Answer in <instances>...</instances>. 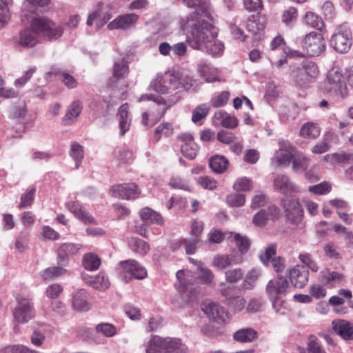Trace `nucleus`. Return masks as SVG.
I'll list each match as a JSON object with an SVG mask.
<instances>
[{
    "label": "nucleus",
    "instance_id": "f257e3e1",
    "mask_svg": "<svg viewBox=\"0 0 353 353\" xmlns=\"http://www.w3.org/2000/svg\"><path fill=\"white\" fill-rule=\"evenodd\" d=\"M213 22V17L203 10L201 14H193L183 23L182 30L186 34V41L190 47L213 57H219L223 53L224 45L216 39L217 32Z\"/></svg>",
    "mask_w": 353,
    "mask_h": 353
},
{
    "label": "nucleus",
    "instance_id": "f03ea898",
    "mask_svg": "<svg viewBox=\"0 0 353 353\" xmlns=\"http://www.w3.org/2000/svg\"><path fill=\"white\" fill-rule=\"evenodd\" d=\"M321 90L330 96L343 99L348 95V90L341 70L336 67L327 72L326 79L320 85Z\"/></svg>",
    "mask_w": 353,
    "mask_h": 353
},
{
    "label": "nucleus",
    "instance_id": "7ed1b4c3",
    "mask_svg": "<svg viewBox=\"0 0 353 353\" xmlns=\"http://www.w3.org/2000/svg\"><path fill=\"white\" fill-rule=\"evenodd\" d=\"M319 74L316 63L310 60H304L301 63L291 67L290 76L297 86L307 87L313 83Z\"/></svg>",
    "mask_w": 353,
    "mask_h": 353
},
{
    "label": "nucleus",
    "instance_id": "20e7f679",
    "mask_svg": "<svg viewBox=\"0 0 353 353\" xmlns=\"http://www.w3.org/2000/svg\"><path fill=\"white\" fill-rule=\"evenodd\" d=\"M31 28L39 37V35L48 40L57 39L63 33V28L51 19L43 17H34L31 20Z\"/></svg>",
    "mask_w": 353,
    "mask_h": 353
},
{
    "label": "nucleus",
    "instance_id": "39448f33",
    "mask_svg": "<svg viewBox=\"0 0 353 353\" xmlns=\"http://www.w3.org/2000/svg\"><path fill=\"white\" fill-rule=\"evenodd\" d=\"M300 39V44L308 57H319L325 51L326 43L323 36L317 32L312 31L307 34L303 39Z\"/></svg>",
    "mask_w": 353,
    "mask_h": 353
},
{
    "label": "nucleus",
    "instance_id": "423d86ee",
    "mask_svg": "<svg viewBox=\"0 0 353 353\" xmlns=\"http://www.w3.org/2000/svg\"><path fill=\"white\" fill-rule=\"evenodd\" d=\"M352 43V34L347 24L338 26L330 38V45L339 53H347Z\"/></svg>",
    "mask_w": 353,
    "mask_h": 353
},
{
    "label": "nucleus",
    "instance_id": "0eeeda50",
    "mask_svg": "<svg viewBox=\"0 0 353 353\" xmlns=\"http://www.w3.org/2000/svg\"><path fill=\"white\" fill-rule=\"evenodd\" d=\"M17 305L12 310L14 321L17 323H26L35 316L34 304L30 299L18 295L16 297Z\"/></svg>",
    "mask_w": 353,
    "mask_h": 353
},
{
    "label": "nucleus",
    "instance_id": "6e6552de",
    "mask_svg": "<svg viewBox=\"0 0 353 353\" xmlns=\"http://www.w3.org/2000/svg\"><path fill=\"white\" fill-rule=\"evenodd\" d=\"M121 276L125 282L132 279L142 280L147 276V271L139 263L134 259L120 262Z\"/></svg>",
    "mask_w": 353,
    "mask_h": 353
},
{
    "label": "nucleus",
    "instance_id": "1a4fd4ad",
    "mask_svg": "<svg viewBox=\"0 0 353 353\" xmlns=\"http://www.w3.org/2000/svg\"><path fill=\"white\" fill-rule=\"evenodd\" d=\"M176 341L175 339H163L159 336H153L148 341L146 353H176Z\"/></svg>",
    "mask_w": 353,
    "mask_h": 353
},
{
    "label": "nucleus",
    "instance_id": "9d476101",
    "mask_svg": "<svg viewBox=\"0 0 353 353\" xmlns=\"http://www.w3.org/2000/svg\"><path fill=\"white\" fill-rule=\"evenodd\" d=\"M281 205L288 222L298 225L303 219L304 212L299 199H282Z\"/></svg>",
    "mask_w": 353,
    "mask_h": 353
},
{
    "label": "nucleus",
    "instance_id": "9b49d317",
    "mask_svg": "<svg viewBox=\"0 0 353 353\" xmlns=\"http://www.w3.org/2000/svg\"><path fill=\"white\" fill-rule=\"evenodd\" d=\"M201 308L210 319L216 323H225L230 318L228 312L223 306L210 300L203 301Z\"/></svg>",
    "mask_w": 353,
    "mask_h": 353
},
{
    "label": "nucleus",
    "instance_id": "f8f14e48",
    "mask_svg": "<svg viewBox=\"0 0 353 353\" xmlns=\"http://www.w3.org/2000/svg\"><path fill=\"white\" fill-rule=\"evenodd\" d=\"M291 287L288 280L283 276H277L270 280L265 287L268 298L285 296Z\"/></svg>",
    "mask_w": 353,
    "mask_h": 353
},
{
    "label": "nucleus",
    "instance_id": "ddd939ff",
    "mask_svg": "<svg viewBox=\"0 0 353 353\" xmlns=\"http://www.w3.org/2000/svg\"><path fill=\"white\" fill-rule=\"evenodd\" d=\"M110 192L112 196L123 199H134L140 194L138 186L134 183L113 185Z\"/></svg>",
    "mask_w": 353,
    "mask_h": 353
},
{
    "label": "nucleus",
    "instance_id": "4468645a",
    "mask_svg": "<svg viewBox=\"0 0 353 353\" xmlns=\"http://www.w3.org/2000/svg\"><path fill=\"white\" fill-rule=\"evenodd\" d=\"M178 139L183 142L181 145L183 155L188 159H194L198 154L199 146L194 141L192 134L189 132L181 133L178 136Z\"/></svg>",
    "mask_w": 353,
    "mask_h": 353
},
{
    "label": "nucleus",
    "instance_id": "2eb2a0df",
    "mask_svg": "<svg viewBox=\"0 0 353 353\" xmlns=\"http://www.w3.org/2000/svg\"><path fill=\"white\" fill-rule=\"evenodd\" d=\"M280 216V209L272 205L266 209H262L252 218V223L256 226H263L266 224L267 221H274L278 219Z\"/></svg>",
    "mask_w": 353,
    "mask_h": 353
},
{
    "label": "nucleus",
    "instance_id": "dca6fc26",
    "mask_svg": "<svg viewBox=\"0 0 353 353\" xmlns=\"http://www.w3.org/2000/svg\"><path fill=\"white\" fill-rule=\"evenodd\" d=\"M288 274L291 283L295 288H302L308 283L309 270L304 265H296L289 270Z\"/></svg>",
    "mask_w": 353,
    "mask_h": 353
},
{
    "label": "nucleus",
    "instance_id": "f3484780",
    "mask_svg": "<svg viewBox=\"0 0 353 353\" xmlns=\"http://www.w3.org/2000/svg\"><path fill=\"white\" fill-rule=\"evenodd\" d=\"M275 188L285 195L292 193H301L303 189L290 181L288 176L278 175L274 181Z\"/></svg>",
    "mask_w": 353,
    "mask_h": 353
},
{
    "label": "nucleus",
    "instance_id": "a211bd4d",
    "mask_svg": "<svg viewBox=\"0 0 353 353\" xmlns=\"http://www.w3.org/2000/svg\"><path fill=\"white\" fill-rule=\"evenodd\" d=\"M234 288V285L230 284L225 288L221 290V294L223 297H225L227 303L230 307H231L235 312H240L245 308L246 301L245 299L241 296H232V292Z\"/></svg>",
    "mask_w": 353,
    "mask_h": 353
},
{
    "label": "nucleus",
    "instance_id": "6ab92c4d",
    "mask_svg": "<svg viewBox=\"0 0 353 353\" xmlns=\"http://www.w3.org/2000/svg\"><path fill=\"white\" fill-rule=\"evenodd\" d=\"M39 41V38L36 32L32 28H25L20 31L19 37L14 39L15 46H19L23 48L34 47Z\"/></svg>",
    "mask_w": 353,
    "mask_h": 353
},
{
    "label": "nucleus",
    "instance_id": "aec40b11",
    "mask_svg": "<svg viewBox=\"0 0 353 353\" xmlns=\"http://www.w3.org/2000/svg\"><path fill=\"white\" fill-rule=\"evenodd\" d=\"M81 277L88 285L98 290H105L110 285L107 275L103 272H100L96 276L83 273L81 274Z\"/></svg>",
    "mask_w": 353,
    "mask_h": 353
},
{
    "label": "nucleus",
    "instance_id": "412c9836",
    "mask_svg": "<svg viewBox=\"0 0 353 353\" xmlns=\"http://www.w3.org/2000/svg\"><path fill=\"white\" fill-rule=\"evenodd\" d=\"M80 245L70 243L62 244L58 250L57 263L63 266H67L69 258L78 252Z\"/></svg>",
    "mask_w": 353,
    "mask_h": 353
},
{
    "label": "nucleus",
    "instance_id": "4be33fe9",
    "mask_svg": "<svg viewBox=\"0 0 353 353\" xmlns=\"http://www.w3.org/2000/svg\"><path fill=\"white\" fill-rule=\"evenodd\" d=\"M139 16L134 13H128L121 15L109 23L108 28L110 30L127 29L132 26L138 20Z\"/></svg>",
    "mask_w": 353,
    "mask_h": 353
},
{
    "label": "nucleus",
    "instance_id": "5701e85b",
    "mask_svg": "<svg viewBox=\"0 0 353 353\" xmlns=\"http://www.w3.org/2000/svg\"><path fill=\"white\" fill-rule=\"evenodd\" d=\"M343 279V274L329 270L321 271L319 275V282L328 288H334L336 283L341 282Z\"/></svg>",
    "mask_w": 353,
    "mask_h": 353
},
{
    "label": "nucleus",
    "instance_id": "b1692460",
    "mask_svg": "<svg viewBox=\"0 0 353 353\" xmlns=\"http://www.w3.org/2000/svg\"><path fill=\"white\" fill-rule=\"evenodd\" d=\"M334 332L344 339H353V325L343 319H336L332 321Z\"/></svg>",
    "mask_w": 353,
    "mask_h": 353
},
{
    "label": "nucleus",
    "instance_id": "393cba45",
    "mask_svg": "<svg viewBox=\"0 0 353 353\" xmlns=\"http://www.w3.org/2000/svg\"><path fill=\"white\" fill-rule=\"evenodd\" d=\"M82 103L79 100L74 101L67 108L65 115L62 118L64 125H71L77 121L82 110Z\"/></svg>",
    "mask_w": 353,
    "mask_h": 353
},
{
    "label": "nucleus",
    "instance_id": "a878e982",
    "mask_svg": "<svg viewBox=\"0 0 353 353\" xmlns=\"http://www.w3.org/2000/svg\"><path fill=\"white\" fill-rule=\"evenodd\" d=\"M196 81L189 70L178 71V89L183 88L186 91H196Z\"/></svg>",
    "mask_w": 353,
    "mask_h": 353
},
{
    "label": "nucleus",
    "instance_id": "bb28decb",
    "mask_svg": "<svg viewBox=\"0 0 353 353\" xmlns=\"http://www.w3.org/2000/svg\"><path fill=\"white\" fill-rule=\"evenodd\" d=\"M213 119L216 125H220L225 128L233 129L238 125L237 119L223 110L216 111Z\"/></svg>",
    "mask_w": 353,
    "mask_h": 353
},
{
    "label": "nucleus",
    "instance_id": "cd10ccee",
    "mask_svg": "<svg viewBox=\"0 0 353 353\" xmlns=\"http://www.w3.org/2000/svg\"><path fill=\"white\" fill-rule=\"evenodd\" d=\"M65 205L70 212L83 223H92L94 222L93 217L81 207L78 201H70L66 203Z\"/></svg>",
    "mask_w": 353,
    "mask_h": 353
},
{
    "label": "nucleus",
    "instance_id": "c85d7f7f",
    "mask_svg": "<svg viewBox=\"0 0 353 353\" xmlns=\"http://www.w3.org/2000/svg\"><path fill=\"white\" fill-rule=\"evenodd\" d=\"M199 72L201 76L208 83L220 81L219 72L217 68L213 67L210 63L201 61L199 64Z\"/></svg>",
    "mask_w": 353,
    "mask_h": 353
},
{
    "label": "nucleus",
    "instance_id": "c756f323",
    "mask_svg": "<svg viewBox=\"0 0 353 353\" xmlns=\"http://www.w3.org/2000/svg\"><path fill=\"white\" fill-rule=\"evenodd\" d=\"M128 103L121 105L119 109L118 117L119 119V134L123 136L130 129L131 117L129 114Z\"/></svg>",
    "mask_w": 353,
    "mask_h": 353
},
{
    "label": "nucleus",
    "instance_id": "7c9ffc66",
    "mask_svg": "<svg viewBox=\"0 0 353 353\" xmlns=\"http://www.w3.org/2000/svg\"><path fill=\"white\" fill-rule=\"evenodd\" d=\"M258 336V332L251 327L240 329L233 334V339L242 343H252L257 339Z\"/></svg>",
    "mask_w": 353,
    "mask_h": 353
},
{
    "label": "nucleus",
    "instance_id": "2f4dec72",
    "mask_svg": "<svg viewBox=\"0 0 353 353\" xmlns=\"http://www.w3.org/2000/svg\"><path fill=\"white\" fill-rule=\"evenodd\" d=\"M195 278L200 284L211 285L214 282V274L210 269L204 267L203 263H199L195 272Z\"/></svg>",
    "mask_w": 353,
    "mask_h": 353
},
{
    "label": "nucleus",
    "instance_id": "473e14b6",
    "mask_svg": "<svg viewBox=\"0 0 353 353\" xmlns=\"http://www.w3.org/2000/svg\"><path fill=\"white\" fill-rule=\"evenodd\" d=\"M178 292L180 293L178 300L179 298L181 299L182 305L190 304L196 299V292L192 285L181 284L180 287L178 288Z\"/></svg>",
    "mask_w": 353,
    "mask_h": 353
},
{
    "label": "nucleus",
    "instance_id": "72a5a7b5",
    "mask_svg": "<svg viewBox=\"0 0 353 353\" xmlns=\"http://www.w3.org/2000/svg\"><path fill=\"white\" fill-rule=\"evenodd\" d=\"M299 353H327L318 338L314 335L307 337L306 347H299Z\"/></svg>",
    "mask_w": 353,
    "mask_h": 353
},
{
    "label": "nucleus",
    "instance_id": "f704fd0d",
    "mask_svg": "<svg viewBox=\"0 0 353 353\" xmlns=\"http://www.w3.org/2000/svg\"><path fill=\"white\" fill-rule=\"evenodd\" d=\"M239 263V261L235 259L234 254H216L212 259V265L217 270H224L232 263Z\"/></svg>",
    "mask_w": 353,
    "mask_h": 353
},
{
    "label": "nucleus",
    "instance_id": "c9c22d12",
    "mask_svg": "<svg viewBox=\"0 0 353 353\" xmlns=\"http://www.w3.org/2000/svg\"><path fill=\"white\" fill-rule=\"evenodd\" d=\"M265 25L266 19L265 16L252 15L247 20L246 28L248 31L256 34L259 31L263 30Z\"/></svg>",
    "mask_w": 353,
    "mask_h": 353
},
{
    "label": "nucleus",
    "instance_id": "e433bc0d",
    "mask_svg": "<svg viewBox=\"0 0 353 353\" xmlns=\"http://www.w3.org/2000/svg\"><path fill=\"white\" fill-rule=\"evenodd\" d=\"M49 328L50 326L46 323H37L31 336V343L35 346H41L46 339L45 332L48 331Z\"/></svg>",
    "mask_w": 353,
    "mask_h": 353
},
{
    "label": "nucleus",
    "instance_id": "4c0bfd02",
    "mask_svg": "<svg viewBox=\"0 0 353 353\" xmlns=\"http://www.w3.org/2000/svg\"><path fill=\"white\" fill-rule=\"evenodd\" d=\"M72 305L74 310L86 312L90 310V304L87 301V292L85 290H79L73 296Z\"/></svg>",
    "mask_w": 353,
    "mask_h": 353
},
{
    "label": "nucleus",
    "instance_id": "58836bf2",
    "mask_svg": "<svg viewBox=\"0 0 353 353\" xmlns=\"http://www.w3.org/2000/svg\"><path fill=\"white\" fill-rule=\"evenodd\" d=\"M112 13L110 11L95 10L89 14L86 23L92 26L93 21H97V27L103 26L112 18Z\"/></svg>",
    "mask_w": 353,
    "mask_h": 353
},
{
    "label": "nucleus",
    "instance_id": "ea45409f",
    "mask_svg": "<svg viewBox=\"0 0 353 353\" xmlns=\"http://www.w3.org/2000/svg\"><path fill=\"white\" fill-rule=\"evenodd\" d=\"M140 216L144 222L148 223L161 225L163 222L161 215L148 207L141 210Z\"/></svg>",
    "mask_w": 353,
    "mask_h": 353
},
{
    "label": "nucleus",
    "instance_id": "a19ab883",
    "mask_svg": "<svg viewBox=\"0 0 353 353\" xmlns=\"http://www.w3.org/2000/svg\"><path fill=\"white\" fill-rule=\"evenodd\" d=\"M321 133V129L319 125L313 122H307L301 127L300 134L305 139H314L317 138Z\"/></svg>",
    "mask_w": 353,
    "mask_h": 353
},
{
    "label": "nucleus",
    "instance_id": "79ce46f5",
    "mask_svg": "<svg viewBox=\"0 0 353 353\" xmlns=\"http://www.w3.org/2000/svg\"><path fill=\"white\" fill-rule=\"evenodd\" d=\"M292 168L294 172L306 170L310 164V159L301 152H296L292 159Z\"/></svg>",
    "mask_w": 353,
    "mask_h": 353
},
{
    "label": "nucleus",
    "instance_id": "37998d69",
    "mask_svg": "<svg viewBox=\"0 0 353 353\" xmlns=\"http://www.w3.org/2000/svg\"><path fill=\"white\" fill-rule=\"evenodd\" d=\"M183 3L188 7L194 8L195 10L189 14L186 19L181 21V26L182 27L183 23L185 22L192 15L196 12L201 14L202 11L208 10V12L212 15L210 9L206 3H202L200 0H182Z\"/></svg>",
    "mask_w": 353,
    "mask_h": 353
},
{
    "label": "nucleus",
    "instance_id": "c03bdc74",
    "mask_svg": "<svg viewBox=\"0 0 353 353\" xmlns=\"http://www.w3.org/2000/svg\"><path fill=\"white\" fill-rule=\"evenodd\" d=\"M228 163V160L225 157L219 155L211 157L209 161L210 168L216 173H223L225 172Z\"/></svg>",
    "mask_w": 353,
    "mask_h": 353
},
{
    "label": "nucleus",
    "instance_id": "a18cd8bd",
    "mask_svg": "<svg viewBox=\"0 0 353 353\" xmlns=\"http://www.w3.org/2000/svg\"><path fill=\"white\" fill-rule=\"evenodd\" d=\"M261 275V270L259 268L251 269L245 275L243 282V287L245 290H251L254 288L256 281Z\"/></svg>",
    "mask_w": 353,
    "mask_h": 353
},
{
    "label": "nucleus",
    "instance_id": "49530a36",
    "mask_svg": "<svg viewBox=\"0 0 353 353\" xmlns=\"http://www.w3.org/2000/svg\"><path fill=\"white\" fill-rule=\"evenodd\" d=\"M60 74L62 77L61 81L62 83L69 89L75 88L78 83L77 80L70 74L65 72H61L58 68H52L50 71H49L47 74L48 75H57Z\"/></svg>",
    "mask_w": 353,
    "mask_h": 353
},
{
    "label": "nucleus",
    "instance_id": "de8ad7c7",
    "mask_svg": "<svg viewBox=\"0 0 353 353\" xmlns=\"http://www.w3.org/2000/svg\"><path fill=\"white\" fill-rule=\"evenodd\" d=\"M305 21L307 25L318 30L321 31L325 28V23L321 17L313 12L305 13Z\"/></svg>",
    "mask_w": 353,
    "mask_h": 353
},
{
    "label": "nucleus",
    "instance_id": "09e8293b",
    "mask_svg": "<svg viewBox=\"0 0 353 353\" xmlns=\"http://www.w3.org/2000/svg\"><path fill=\"white\" fill-rule=\"evenodd\" d=\"M12 0H0V29L3 28L10 18V7Z\"/></svg>",
    "mask_w": 353,
    "mask_h": 353
},
{
    "label": "nucleus",
    "instance_id": "8fccbe9b",
    "mask_svg": "<svg viewBox=\"0 0 353 353\" xmlns=\"http://www.w3.org/2000/svg\"><path fill=\"white\" fill-rule=\"evenodd\" d=\"M101 265V259L94 253H87L83 257V267L90 271L97 270Z\"/></svg>",
    "mask_w": 353,
    "mask_h": 353
},
{
    "label": "nucleus",
    "instance_id": "3c124183",
    "mask_svg": "<svg viewBox=\"0 0 353 353\" xmlns=\"http://www.w3.org/2000/svg\"><path fill=\"white\" fill-rule=\"evenodd\" d=\"M64 267L58 265V266L48 268L42 272L41 276L45 280L54 279L66 273L67 270Z\"/></svg>",
    "mask_w": 353,
    "mask_h": 353
},
{
    "label": "nucleus",
    "instance_id": "603ef678",
    "mask_svg": "<svg viewBox=\"0 0 353 353\" xmlns=\"http://www.w3.org/2000/svg\"><path fill=\"white\" fill-rule=\"evenodd\" d=\"M129 69L127 61L119 59L114 62L113 68V78L116 79L124 78L128 73Z\"/></svg>",
    "mask_w": 353,
    "mask_h": 353
},
{
    "label": "nucleus",
    "instance_id": "864d4df0",
    "mask_svg": "<svg viewBox=\"0 0 353 353\" xmlns=\"http://www.w3.org/2000/svg\"><path fill=\"white\" fill-rule=\"evenodd\" d=\"M233 237L236 246L241 253H245L250 248V243L249 239L238 233L230 232L228 239Z\"/></svg>",
    "mask_w": 353,
    "mask_h": 353
},
{
    "label": "nucleus",
    "instance_id": "5fc2aeb1",
    "mask_svg": "<svg viewBox=\"0 0 353 353\" xmlns=\"http://www.w3.org/2000/svg\"><path fill=\"white\" fill-rule=\"evenodd\" d=\"M130 245L133 252L141 256L145 255L150 250L149 245L139 238H132L130 241Z\"/></svg>",
    "mask_w": 353,
    "mask_h": 353
},
{
    "label": "nucleus",
    "instance_id": "6e6d98bb",
    "mask_svg": "<svg viewBox=\"0 0 353 353\" xmlns=\"http://www.w3.org/2000/svg\"><path fill=\"white\" fill-rule=\"evenodd\" d=\"M70 155L75 161V169H78L84 157L83 146L77 143H72L70 150Z\"/></svg>",
    "mask_w": 353,
    "mask_h": 353
},
{
    "label": "nucleus",
    "instance_id": "4d7b16f0",
    "mask_svg": "<svg viewBox=\"0 0 353 353\" xmlns=\"http://www.w3.org/2000/svg\"><path fill=\"white\" fill-rule=\"evenodd\" d=\"M325 160L330 161L332 162H349L353 163V154L351 153H334L332 154H327L324 157Z\"/></svg>",
    "mask_w": 353,
    "mask_h": 353
},
{
    "label": "nucleus",
    "instance_id": "13d9d810",
    "mask_svg": "<svg viewBox=\"0 0 353 353\" xmlns=\"http://www.w3.org/2000/svg\"><path fill=\"white\" fill-rule=\"evenodd\" d=\"M35 192L36 188L34 186L30 187L27 192L21 195L19 208H25L30 207L34 200Z\"/></svg>",
    "mask_w": 353,
    "mask_h": 353
},
{
    "label": "nucleus",
    "instance_id": "bf43d9fd",
    "mask_svg": "<svg viewBox=\"0 0 353 353\" xmlns=\"http://www.w3.org/2000/svg\"><path fill=\"white\" fill-rule=\"evenodd\" d=\"M199 240L197 238L187 239L178 241V247H183L187 254H193L196 250V246Z\"/></svg>",
    "mask_w": 353,
    "mask_h": 353
},
{
    "label": "nucleus",
    "instance_id": "052dcab7",
    "mask_svg": "<svg viewBox=\"0 0 353 353\" xmlns=\"http://www.w3.org/2000/svg\"><path fill=\"white\" fill-rule=\"evenodd\" d=\"M210 110V105L208 104H201L198 105L192 112V121L194 123H198L202 119L205 118Z\"/></svg>",
    "mask_w": 353,
    "mask_h": 353
},
{
    "label": "nucleus",
    "instance_id": "680f3d73",
    "mask_svg": "<svg viewBox=\"0 0 353 353\" xmlns=\"http://www.w3.org/2000/svg\"><path fill=\"white\" fill-rule=\"evenodd\" d=\"M0 353H39L38 351L31 350L27 346L17 344L8 345L0 350Z\"/></svg>",
    "mask_w": 353,
    "mask_h": 353
},
{
    "label": "nucleus",
    "instance_id": "e2e57ef3",
    "mask_svg": "<svg viewBox=\"0 0 353 353\" xmlns=\"http://www.w3.org/2000/svg\"><path fill=\"white\" fill-rule=\"evenodd\" d=\"M293 150H277L275 154V159L279 164L288 165L293 157Z\"/></svg>",
    "mask_w": 353,
    "mask_h": 353
},
{
    "label": "nucleus",
    "instance_id": "0e129e2a",
    "mask_svg": "<svg viewBox=\"0 0 353 353\" xmlns=\"http://www.w3.org/2000/svg\"><path fill=\"white\" fill-rule=\"evenodd\" d=\"M276 245L270 244L265 248L264 252H261L259 259L265 266L269 265L270 259L276 254Z\"/></svg>",
    "mask_w": 353,
    "mask_h": 353
},
{
    "label": "nucleus",
    "instance_id": "69168bd1",
    "mask_svg": "<svg viewBox=\"0 0 353 353\" xmlns=\"http://www.w3.org/2000/svg\"><path fill=\"white\" fill-rule=\"evenodd\" d=\"M50 0H27V11L31 14L37 13L40 8L48 6Z\"/></svg>",
    "mask_w": 353,
    "mask_h": 353
},
{
    "label": "nucleus",
    "instance_id": "338daca9",
    "mask_svg": "<svg viewBox=\"0 0 353 353\" xmlns=\"http://www.w3.org/2000/svg\"><path fill=\"white\" fill-rule=\"evenodd\" d=\"M96 330L105 337H112L116 334V327L110 323H102L97 325Z\"/></svg>",
    "mask_w": 353,
    "mask_h": 353
},
{
    "label": "nucleus",
    "instance_id": "774afa93",
    "mask_svg": "<svg viewBox=\"0 0 353 353\" xmlns=\"http://www.w3.org/2000/svg\"><path fill=\"white\" fill-rule=\"evenodd\" d=\"M332 187L327 182H323L317 185H310L308 190L314 194L323 195L329 193L331 191Z\"/></svg>",
    "mask_w": 353,
    "mask_h": 353
}]
</instances>
